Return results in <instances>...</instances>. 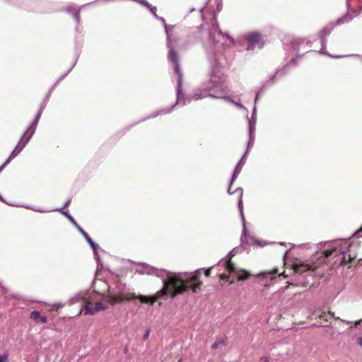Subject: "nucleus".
<instances>
[{
    "label": "nucleus",
    "instance_id": "35",
    "mask_svg": "<svg viewBox=\"0 0 362 362\" xmlns=\"http://www.w3.org/2000/svg\"><path fill=\"white\" fill-rule=\"evenodd\" d=\"M360 230V231H361V230H362V227L360 228V230Z\"/></svg>",
    "mask_w": 362,
    "mask_h": 362
},
{
    "label": "nucleus",
    "instance_id": "23",
    "mask_svg": "<svg viewBox=\"0 0 362 362\" xmlns=\"http://www.w3.org/2000/svg\"><path fill=\"white\" fill-rule=\"evenodd\" d=\"M54 307H56L57 308H62L64 307V304L62 303H55L53 305Z\"/></svg>",
    "mask_w": 362,
    "mask_h": 362
},
{
    "label": "nucleus",
    "instance_id": "7",
    "mask_svg": "<svg viewBox=\"0 0 362 362\" xmlns=\"http://www.w3.org/2000/svg\"><path fill=\"white\" fill-rule=\"evenodd\" d=\"M318 267H319V264H317L316 262H313L310 264L299 262V263H295L292 265V269H293V272L295 273L299 274H303L305 272H308V271L314 272Z\"/></svg>",
    "mask_w": 362,
    "mask_h": 362
},
{
    "label": "nucleus",
    "instance_id": "27",
    "mask_svg": "<svg viewBox=\"0 0 362 362\" xmlns=\"http://www.w3.org/2000/svg\"><path fill=\"white\" fill-rule=\"evenodd\" d=\"M361 322H362V319L361 320L355 322L354 327H357L358 325H359Z\"/></svg>",
    "mask_w": 362,
    "mask_h": 362
},
{
    "label": "nucleus",
    "instance_id": "2",
    "mask_svg": "<svg viewBox=\"0 0 362 362\" xmlns=\"http://www.w3.org/2000/svg\"><path fill=\"white\" fill-rule=\"evenodd\" d=\"M354 245L350 244L348 241L342 242L339 246H335L331 249L323 251L325 257L330 256L338 257L341 256L340 264L345 265L351 263L356 258V255H352L351 251Z\"/></svg>",
    "mask_w": 362,
    "mask_h": 362
},
{
    "label": "nucleus",
    "instance_id": "34",
    "mask_svg": "<svg viewBox=\"0 0 362 362\" xmlns=\"http://www.w3.org/2000/svg\"><path fill=\"white\" fill-rule=\"evenodd\" d=\"M292 284L291 283H289L288 285L287 286V287L286 288H287L288 287L289 285H291Z\"/></svg>",
    "mask_w": 362,
    "mask_h": 362
},
{
    "label": "nucleus",
    "instance_id": "1",
    "mask_svg": "<svg viewBox=\"0 0 362 362\" xmlns=\"http://www.w3.org/2000/svg\"><path fill=\"white\" fill-rule=\"evenodd\" d=\"M212 268L213 267H209L206 269L204 268H200L185 277H182L179 274L169 276L167 279L163 281V288L157 291L151 297L142 295L137 296L135 293H129L125 297H122L120 295L110 296L108 297V303L115 304L122 303L124 300L138 298L142 303H150L153 305L158 299L167 295L174 298L189 291H191L193 293H196L201 291L203 286V281L200 280L202 273L204 272V275L209 277L211 274Z\"/></svg>",
    "mask_w": 362,
    "mask_h": 362
},
{
    "label": "nucleus",
    "instance_id": "8",
    "mask_svg": "<svg viewBox=\"0 0 362 362\" xmlns=\"http://www.w3.org/2000/svg\"><path fill=\"white\" fill-rule=\"evenodd\" d=\"M107 308V303L97 302L95 305L89 301H86L84 305L85 315H94L95 313L105 310Z\"/></svg>",
    "mask_w": 362,
    "mask_h": 362
},
{
    "label": "nucleus",
    "instance_id": "26",
    "mask_svg": "<svg viewBox=\"0 0 362 362\" xmlns=\"http://www.w3.org/2000/svg\"><path fill=\"white\" fill-rule=\"evenodd\" d=\"M327 315H330L332 317H334V318H335V319H336V317H335V316H334V313H332V312L329 311V313H328ZM338 319H339V317H337V320H338Z\"/></svg>",
    "mask_w": 362,
    "mask_h": 362
},
{
    "label": "nucleus",
    "instance_id": "17",
    "mask_svg": "<svg viewBox=\"0 0 362 362\" xmlns=\"http://www.w3.org/2000/svg\"><path fill=\"white\" fill-rule=\"evenodd\" d=\"M148 8L149 9V11H151V13L153 16H157V15H156V7L152 6L151 5V7H150V8Z\"/></svg>",
    "mask_w": 362,
    "mask_h": 362
},
{
    "label": "nucleus",
    "instance_id": "32",
    "mask_svg": "<svg viewBox=\"0 0 362 362\" xmlns=\"http://www.w3.org/2000/svg\"><path fill=\"white\" fill-rule=\"evenodd\" d=\"M235 178V173H234L233 175V177H232V181H233Z\"/></svg>",
    "mask_w": 362,
    "mask_h": 362
},
{
    "label": "nucleus",
    "instance_id": "10",
    "mask_svg": "<svg viewBox=\"0 0 362 362\" xmlns=\"http://www.w3.org/2000/svg\"><path fill=\"white\" fill-rule=\"evenodd\" d=\"M362 12V8L359 10H351L349 12H347L344 16L342 17L338 18L336 22L335 25H339L341 24L346 23L352 21L355 17H356L358 15H359Z\"/></svg>",
    "mask_w": 362,
    "mask_h": 362
},
{
    "label": "nucleus",
    "instance_id": "14",
    "mask_svg": "<svg viewBox=\"0 0 362 362\" xmlns=\"http://www.w3.org/2000/svg\"><path fill=\"white\" fill-rule=\"evenodd\" d=\"M224 344V343H223V341H216V342H214V343L212 344L211 348H212L213 349H216L218 347V346H219L220 344Z\"/></svg>",
    "mask_w": 362,
    "mask_h": 362
},
{
    "label": "nucleus",
    "instance_id": "19",
    "mask_svg": "<svg viewBox=\"0 0 362 362\" xmlns=\"http://www.w3.org/2000/svg\"><path fill=\"white\" fill-rule=\"evenodd\" d=\"M219 278L221 280H228L229 279V275L225 274H222L219 275Z\"/></svg>",
    "mask_w": 362,
    "mask_h": 362
},
{
    "label": "nucleus",
    "instance_id": "6",
    "mask_svg": "<svg viewBox=\"0 0 362 362\" xmlns=\"http://www.w3.org/2000/svg\"><path fill=\"white\" fill-rule=\"evenodd\" d=\"M168 59L173 64L175 72L177 75V83L180 86L182 81V73L179 64V56L173 49H170L168 53Z\"/></svg>",
    "mask_w": 362,
    "mask_h": 362
},
{
    "label": "nucleus",
    "instance_id": "9",
    "mask_svg": "<svg viewBox=\"0 0 362 362\" xmlns=\"http://www.w3.org/2000/svg\"><path fill=\"white\" fill-rule=\"evenodd\" d=\"M247 41L249 44L247 49H253L255 47L260 49L263 47L264 43L262 37L257 33H250L247 37Z\"/></svg>",
    "mask_w": 362,
    "mask_h": 362
},
{
    "label": "nucleus",
    "instance_id": "5",
    "mask_svg": "<svg viewBox=\"0 0 362 362\" xmlns=\"http://www.w3.org/2000/svg\"><path fill=\"white\" fill-rule=\"evenodd\" d=\"M211 82L213 83L212 86L211 87V90L214 92V94H216V95H214V97L218 98L224 97L227 92V86L225 84V80L219 78L218 81H217L216 77L213 76L211 78Z\"/></svg>",
    "mask_w": 362,
    "mask_h": 362
},
{
    "label": "nucleus",
    "instance_id": "20",
    "mask_svg": "<svg viewBox=\"0 0 362 362\" xmlns=\"http://www.w3.org/2000/svg\"><path fill=\"white\" fill-rule=\"evenodd\" d=\"M8 360V356L6 355L0 356V362H6Z\"/></svg>",
    "mask_w": 362,
    "mask_h": 362
},
{
    "label": "nucleus",
    "instance_id": "11",
    "mask_svg": "<svg viewBox=\"0 0 362 362\" xmlns=\"http://www.w3.org/2000/svg\"><path fill=\"white\" fill-rule=\"evenodd\" d=\"M30 319L33 320L35 324H46L48 321L47 316L42 315L37 310H33L30 313Z\"/></svg>",
    "mask_w": 362,
    "mask_h": 362
},
{
    "label": "nucleus",
    "instance_id": "24",
    "mask_svg": "<svg viewBox=\"0 0 362 362\" xmlns=\"http://www.w3.org/2000/svg\"><path fill=\"white\" fill-rule=\"evenodd\" d=\"M69 219L76 226V227H77V226H78L77 224V223L76 222V221L71 216H69Z\"/></svg>",
    "mask_w": 362,
    "mask_h": 362
},
{
    "label": "nucleus",
    "instance_id": "30",
    "mask_svg": "<svg viewBox=\"0 0 362 362\" xmlns=\"http://www.w3.org/2000/svg\"><path fill=\"white\" fill-rule=\"evenodd\" d=\"M279 276H283L284 277H286L287 276L284 274V272H282L281 274H279Z\"/></svg>",
    "mask_w": 362,
    "mask_h": 362
},
{
    "label": "nucleus",
    "instance_id": "22",
    "mask_svg": "<svg viewBox=\"0 0 362 362\" xmlns=\"http://www.w3.org/2000/svg\"><path fill=\"white\" fill-rule=\"evenodd\" d=\"M329 33V30L327 28H324L321 31L322 35H323L324 36L326 35L327 34H328Z\"/></svg>",
    "mask_w": 362,
    "mask_h": 362
},
{
    "label": "nucleus",
    "instance_id": "21",
    "mask_svg": "<svg viewBox=\"0 0 362 362\" xmlns=\"http://www.w3.org/2000/svg\"><path fill=\"white\" fill-rule=\"evenodd\" d=\"M260 361L262 362H269V359L267 356H262L260 358Z\"/></svg>",
    "mask_w": 362,
    "mask_h": 362
},
{
    "label": "nucleus",
    "instance_id": "16",
    "mask_svg": "<svg viewBox=\"0 0 362 362\" xmlns=\"http://www.w3.org/2000/svg\"><path fill=\"white\" fill-rule=\"evenodd\" d=\"M78 230V231L83 235V237H86L88 233L82 228H81L79 226H77L76 227Z\"/></svg>",
    "mask_w": 362,
    "mask_h": 362
},
{
    "label": "nucleus",
    "instance_id": "25",
    "mask_svg": "<svg viewBox=\"0 0 362 362\" xmlns=\"http://www.w3.org/2000/svg\"><path fill=\"white\" fill-rule=\"evenodd\" d=\"M358 344L362 347V337L357 339Z\"/></svg>",
    "mask_w": 362,
    "mask_h": 362
},
{
    "label": "nucleus",
    "instance_id": "33",
    "mask_svg": "<svg viewBox=\"0 0 362 362\" xmlns=\"http://www.w3.org/2000/svg\"><path fill=\"white\" fill-rule=\"evenodd\" d=\"M322 257H323V259L326 258L324 255H323ZM322 262H324V259H322Z\"/></svg>",
    "mask_w": 362,
    "mask_h": 362
},
{
    "label": "nucleus",
    "instance_id": "31",
    "mask_svg": "<svg viewBox=\"0 0 362 362\" xmlns=\"http://www.w3.org/2000/svg\"><path fill=\"white\" fill-rule=\"evenodd\" d=\"M228 193L232 194V192H230L231 191V186H230L228 187Z\"/></svg>",
    "mask_w": 362,
    "mask_h": 362
},
{
    "label": "nucleus",
    "instance_id": "4",
    "mask_svg": "<svg viewBox=\"0 0 362 362\" xmlns=\"http://www.w3.org/2000/svg\"><path fill=\"white\" fill-rule=\"evenodd\" d=\"M224 267L230 274H233L236 276L238 281L245 280L250 276V274L247 271L236 267L235 264L232 262L231 257L226 260Z\"/></svg>",
    "mask_w": 362,
    "mask_h": 362
},
{
    "label": "nucleus",
    "instance_id": "18",
    "mask_svg": "<svg viewBox=\"0 0 362 362\" xmlns=\"http://www.w3.org/2000/svg\"><path fill=\"white\" fill-rule=\"evenodd\" d=\"M88 244L91 246V247H92L94 250H95L98 248V245L97 244H95V243L93 241V240H90V241L88 243Z\"/></svg>",
    "mask_w": 362,
    "mask_h": 362
},
{
    "label": "nucleus",
    "instance_id": "3",
    "mask_svg": "<svg viewBox=\"0 0 362 362\" xmlns=\"http://www.w3.org/2000/svg\"><path fill=\"white\" fill-rule=\"evenodd\" d=\"M35 129H33L32 127H29L28 130L25 132L24 135L21 139L20 141L18 142V145L16 146L14 150L11 152L10 156L6 161L4 165L8 164L11 160L14 158L15 157L20 153V152L23 150V148L25 147L26 144L28 142L30 139L33 134Z\"/></svg>",
    "mask_w": 362,
    "mask_h": 362
},
{
    "label": "nucleus",
    "instance_id": "13",
    "mask_svg": "<svg viewBox=\"0 0 362 362\" xmlns=\"http://www.w3.org/2000/svg\"><path fill=\"white\" fill-rule=\"evenodd\" d=\"M278 273V269L276 268L272 269V271H264L262 272V275L264 277H267L269 276H271V279H273L275 277V275Z\"/></svg>",
    "mask_w": 362,
    "mask_h": 362
},
{
    "label": "nucleus",
    "instance_id": "28",
    "mask_svg": "<svg viewBox=\"0 0 362 362\" xmlns=\"http://www.w3.org/2000/svg\"><path fill=\"white\" fill-rule=\"evenodd\" d=\"M86 238V240H87L88 243H89L90 240H92V239L89 237L88 235H87L86 237H84Z\"/></svg>",
    "mask_w": 362,
    "mask_h": 362
},
{
    "label": "nucleus",
    "instance_id": "15",
    "mask_svg": "<svg viewBox=\"0 0 362 362\" xmlns=\"http://www.w3.org/2000/svg\"><path fill=\"white\" fill-rule=\"evenodd\" d=\"M235 192L239 194V205L242 204V196H243V190L241 189H237Z\"/></svg>",
    "mask_w": 362,
    "mask_h": 362
},
{
    "label": "nucleus",
    "instance_id": "12",
    "mask_svg": "<svg viewBox=\"0 0 362 362\" xmlns=\"http://www.w3.org/2000/svg\"><path fill=\"white\" fill-rule=\"evenodd\" d=\"M317 318H319L323 321L322 323H320L321 326L327 327L329 325L328 315L325 312H322L321 314L317 315Z\"/></svg>",
    "mask_w": 362,
    "mask_h": 362
},
{
    "label": "nucleus",
    "instance_id": "29",
    "mask_svg": "<svg viewBox=\"0 0 362 362\" xmlns=\"http://www.w3.org/2000/svg\"><path fill=\"white\" fill-rule=\"evenodd\" d=\"M148 334H149V332H147L145 334H144V339H147L148 337Z\"/></svg>",
    "mask_w": 362,
    "mask_h": 362
}]
</instances>
